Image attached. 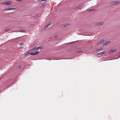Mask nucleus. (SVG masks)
Listing matches in <instances>:
<instances>
[{"label": "nucleus", "mask_w": 120, "mask_h": 120, "mask_svg": "<svg viewBox=\"0 0 120 120\" xmlns=\"http://www.w3.org/2000/svg\"><path fill=\"white\" fill-rule=\"evenodd\" d=\"M34 26V24H30L29 25V26L30 27H33Z\"/></svg>", "instance_id": "15"}, {"label": "nucleus", "mask_w": 120, "mask_h": 120, "mask_svg": "<svg viewBox=\"0 0 120 120\" xmlns=\"http://www.w3.org/2000/svg\"><path fill=\"white\" fill-rule=\"evenodd\" d=\"M104 39H103L101 40L100 41L98 42L97 44V45H99L103 43L104 42Z\"/></svg>", "instance_id": "8"}, {"label": "nucleus", "mask_w": 120, "mask_h": 120, "mask_svg": "<svg viewBox=\"0 0 120 120\" xmlns=\"http://www.w3.org/2000/svg\"><path fill=\"white\" fill-rule=\"evenodd\" d=\"M41 46H40V47H37V48H36V50H38L39 49H41Z\"/></svg>", "instance_id": "16"}, {"label": "nucleus", "mask_w": 120, "mask_h": 120, "mask_svg": "<svg viewBox=\"0 0 120 120\" xmlns=\"http://www.w3.org/2000/svg\"><path fill=\"white\" fill-rule=\"evenodd\" d=\"M51 25V24H48L45 27H43V30H45L46 29V28H47L50 25Z\"/></svg>", "instance_id": "11"}, {"label": "nucleus", "mask_w": 120, "mask_h": 120, "mask_svg": "<svg viewBox=\"0 0 120 120\" xmlns=\"http://www.w3.org/2000/svg\"><path fill=\"white\" fill-rule=\"evenodd\" d=\"M44 0H39V1L40 2H42L44 1Z\"/></svg>", "instance_id": "22"}, {"label": "nucleus", "mask_w": 120, "mask_h": 120, "mask_svg": "<svg viewBox=\"0 0 120 120\" xmlns=\"http://www.w3.org/2000/svg\"><path fill=\"white\" fill-rule=\"evenodd\" d=\"M28 53H26L25 54V56H27L28 55Z\"/></svg>", "instance_id": "26"}, {"label": "nucleus", "mask_w": 120, "mask_h": 120, "mask_svg": "<svg viewBox=\"0 0 120 120\" xmlns=\"http://www.w3.org/2000/svg\"><path fill=\"white\" fill-rule=\"evenodd\" d=\"M90 11H93V10H92V9H90Z\"/></svg>", "instance_id": "29"}, {"label": "nucleus", "mask_w": 120, "mask_h": 120, "mask_svg": "<svg viewBox=\"0 0 120 120\" xmlns=\"http://www.w3.org/2000/svg\"><path fill=\"white\" fill-rule=\"evenodd\" d=\"M87 10L88 11H90V9H88V10Z\"/></svg>", "instance_id": "28"}, {"label": "nucleus", "mask_w": 120, "mask_h": 120, "mask_svg": "<svg viewBox=\"0 0 120 120\" xmlns=\"http://www.w3.org/2000/svg\"><path fill=\"white\" fill-rule=\"evenodd\" d=\"M103 48H100V49H97V50H101V49H103Z\"/></svg>", "instance_id": "20"}, {"label": "nucleus", "mask_w": 120, "mask_h": 120, "mask_svg": "<svg viewBox=\"0 0 120 120\" xmlns=\"http://www.w3.org/2000/svg\"><path fill=\"white\" fill-rule=\"evenodd\" d=\"M19 44L21 45H23V44L22 43H20Z\"/></svg>", "instance_id": "23"}, {"label": "nucleus", "mask_w": 120, "mask_h": 120, "mask_svg": "<svg viewBox=\"0 0 120 120\" xmlns=\"http://www.w3.org/2000/svg\"><path fill=\"white\" fill-rule=\"evenodd\" d=\"M85 6V5H80L78 7H77V9H81L82 8L84 7Z\"/></svg>", "instance_id": "6"}, {"label": "nucleus", "mask_w": 120, "mask_h": 120, "mask_svg": "<svg viewBox=\"0 0 120 120\" xmlns=\"http://www.w3.org/2000/svg\"><path fill=\"white\" fill-rule=\"evenodd\" d=\"M36 47H34V48L33 49H34V50H35L36 49Z\"/></svg>", "instance_id": "24"}, {"label": "nucleus", "mask_w": 120, "mask_h": 120, "mask_svg": "<svg viewBox=\"0 0 120 120\" xmlns=\"http://www.w3.org/2000/svg\"><path fill=\"white\" fill-rule=\"evenodd\" d=\"M75 43V42H70L69 43H68L69 44H72L73 43Z\"/></svg>", "instance_id": "21"}, {"label": "nucleus", "mask_w": 120, "mask_h": 120, "mask_svg": "<svg viewBox=\"0 0 120 120\" xmlns=\"http://www.w3.org/2000/svg\"><path fill=\"white\" fill-rule=\"evenodd\" d=\"M26 31V30H20V31L18 32H25Z\"/></svg>", "instance_id": "14"}, {"label": "nucleus", "mask_w": 120, "mask_h": 120, "mask_svg": "<svg viewBox=\"0 0 120 120\" xmlns=\"http://www.w3.org/2000/svg\"><path fill=\"white\" fill-rule=\"evenodd\" d=\"M104 22H98L97 23L95 24V25L96 26H98L100 25H103L104 24Z\"/></svg>", "instance_id": "5"}, {"label": "nucleus", "mask_w": 120, "mask_h": 120, "mask_svg": "<svg viewBox=\"0 0 120 120\" xmlns=\"http://www.w3.org/2000/svg\"><path fill=\"white\" fill-rule=\"evenodd\" d=\"M15 9V8H9L8 9H6L5 10V11H7V10H12Z\"/></svg>", "instance_id": "9"}, {"label": "nucleus", "mask_w": 120, "mask_h": 120, "mask_svg": "<svg viewBox=\"0 0 120 120\" xmlns=\"http://www.w3.org/2000/svg\"><path fill=\"white\" fill-rule=\"evenodd\" d=\"M83 52V51H78L77 52V53H80V52Z\"/></svg>", "instance_id": "19"}, {"label": "nucleus", "mask_w": 120, "mask_h": 120, "mask_svg": "<svg viewBox=\"0 0 120 120\" xmlns=\"http://www.w3.org/2000/svg\"><path fill=\"white\" fill-rule=\"evenodd\" d=\"M10 30H11L10 29H8L5 30V31H8Z\"/></svg>", "instance_id": "17"}, {"label": "nucleus", "mask_w": 120, "mask_h": 120, "mask_svg": "<svg viewBox=\"0 0 120 120\" xmlns=\"http://www.w3.org/2000/svg\"><path fill=\"white\" fill-rule=\"evenodd\" d=\"M41 16V15L40 14H38L35 15L34 17L35 18H38L40 17Z\"/></svg>", "instance_id": "12"}, {"label": "nucleus", "mask_w": 120, "mask_h": 120, "mask_svg": "<svg viewBox=\"0 0 120 120\" xmlns=\"http://www.w3.org/2000/svg\"><path fill=\"white\" fill-rule=\"evenodd\" d=\"M58 37V36H55V38H57Z\"/></svg>", "instance_id": "25"}, {"label": "nucleus", "mask_w": 120, "mask_h": 120, "mask_svg": "<svg viewBox=\"0 0 120 120\" xmlns=\"http://www.w3.org/2000/svg\"><path fill=\"white\" fill-rule=\"evenodd\" d=\"M111 42V41H109L106 42V43H103V46H104L106 45H107L109 44Z\"/></svg>", "instance_id": "7"}, {"label": "nucleus", "mask_w": 120, "mask_h": 120, "mask_svg": "<svg viewBox=\"0 0 120 120\" xmlns=\"http://www.w3.org/2000/svg\"><path fill=\"white\" fill-rule=\"evenodd\" d=\"M106 52V51L103 52H101L98 53V55L102 54H103L105 53Z\"/></svg>", "instance_id": "13"}, {"label": "nucleus", "mask_w": 120, "mask_h": 120, "mask_svg": "<svg viewBox=\"0 0 120 120\" xmlns=\"http://www.w3.org/2000/svg\"><path fill=\"white\" fill-rule=\"evenodd\" d=\"M39 53V52L38 51H37L35 52H30V54L31 55H37Z\"/></svg>", "instance_id": "4"}, {"label": "nucleus", "mask_w": 120, "mask_h": 120, "mask_svg": "<svg viewBox=\"0 0 120 120\" xmlns=\"http://www.w3.org/2000/svg\"><path fill=\"white\" fill-rule=\"evenodd\" d=\"M10 2V1H7L6 2L3 3L2 4L6 5H10L11 4Z\"/></svg>", "instance_id": "2"}, {"label": "nucleus", "mask_w": 120, "mask_h": 120, "mask_svg": "<svg viewBox=\"0 0 120 120\" xmlns=\"http://www.w3.org/2000/svg\"><path fill=\"white\" fill-rule=\"evenodd\" d=\"M34 49H32L31 50H30L29 52H34Z\"/></svg>", "instance_id": "18"}, {"label": "nucleus", "mask_w": 120, "mask_h": 120, "mask_svg": "<svg viewBox=\"0 0 120 120\" xmlns=\"http://www.w3.org/2000/svg\"><path fill=\"white\" fill-rule=\"evenodd\" d=\"M69 25V24L68 23L64 24L62 25V28H64V27H66L68 26Z\"/></svg>", "instance_id": "10"}, {"label": "nucleus", "mask_w": 120, "mask_h": 120, "mask_svg": "<svg viewBox=\"0 0 120 120\" xmlns=\"http://www.w3.org/2000/svg\"><path fill=\"white\" fill-rule=\"evenodd\" d=\"M18 67L19 68L20 67V65H19L18 66Z\"/></svg>", "instance_id": "27"}, {"label": "nucleus", "mask_w": 120, "mask_h": 120, "mask_svg": "<svg viewBox=\"0 0 120 120\" xmlns=\"http://www.w3.org/2000/svg\"><path fill=\"white\" fill-rule=\"evenodd\" d=\"M116 48H113L111 49L109 52V53H111L112 52H113L115 51H116Z\"/></svg>", "instance_id": "3"}, {"label": "nucleus", "mask_w": 120, "mask_h": 120, "mask_svg": "<svg viewBox=\"0 0 120 120\" xmlns=\"http://www.w3.org/2000/svg\"><path fill=\"white\" fill-rule=\"evenodd\" d=\"M120 3V2L118 1H112L110 3V4L111 5H113L119 4Z\"/></svg>", "instance_id": "1"}]
</instances>
